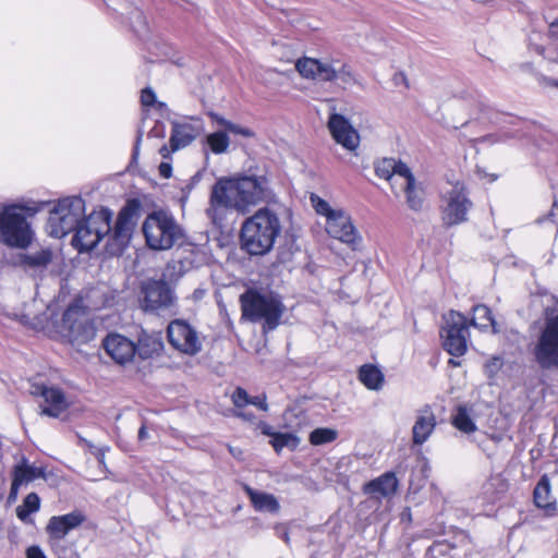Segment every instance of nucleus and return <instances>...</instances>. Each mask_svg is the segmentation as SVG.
Masks as SVG:
<instances>
[{"label":"nucleus","instance_id":"obj_43","mask_svg":"<svg viewBox=\"0 0 558 558\" xmlns=\"http://www.w3.org/2000/svg\"><path fill=\"white\" fill-rule=\"evenodd\" d=\"M232 402L236 408H243L247 404H250L251 397L246 392L245 389L238 387L234 392L232 393Z\"/></svg>","mask_w":558,"mask_h":558},{"label":"nucleus","instance_id":"obj_25","mask_svg":"<svg viewBox=\"0 0 558 558\" xmlns=\"http://www.w3.org/2000/svg\"><path fill=\"white\" fill-rule=\"evenodd\" d=\"M399 185L404 191L405 202L409 208L414 211L422 210L424 205V192L423 189L417 184L411 171L409 175H405L402 179V182L399 183Z\"/></svg>","mask_w":558,"mask_h":558},{"label":"nucleus","instance_id":"obj_36","mask_svg":"<svg viewBox=\"0 0 558 558\" xmlns=\"http://www.w3.org/2000/svg\"><path fill=\"white\" fill-rule=\"evenodd\" d=\"M452 424L463 433H472L476 426L470 417L468 410L464 407H459L456 415L453 416Z\"/></svg>","mask_w":558,"mask_h":558},{"label":"nucleus","instance_id":"obj_35","mask_svg":"<svg viewBox=\"0 0 558 558\" xmlns=\"http://www.w3.org/2000/svg\"><path fill=\"white\" fill-rule=\"evenodd\" d=\"M162 343L151 337H143L138 340V343L135 344L136 353L143 360L151 357L155 353H158L161 350Z\"/></svg>","mask_w":558,"mask_h":558},{"label":"nucleus","instance_id":"obj_37","mask_svg":"<svg viewBox=\"0 0 558 558\" xmlns=\"http://www.w3.org/2000/svg\"><path fill=\"white\" fill-rule=\"evenodd\" d=\"M338 437V432L332 428H315L310 434V442L314 446H320L324 444L332 442Z\"/></svg>","mask_w":558,"mask_h":558},{"label":"nucleus","instance_id":"obj_7","mask_svg":"<svg viewBox=\"0 0 558 558\" xmlns=\"http://www.w3.org/2000/svg\"><path fill=\"white\" fill-rule=\"evenodd\" d=\"M85 216V202L72 196L60 199L49 211L48 230L53 238H63L74 231Z\"/></svg>","mask_w":558,"mask_h":558},{"label":"nucleus","instance_id":"obj_17","mask_svg":"<svg viewBox=\"0 0 558 558\" xmlns=\"http://www.w3.org/2000/svg\"><path fill=\"white\" fill-rule=\"evenodd\" d=\"M326 231L329 235L343 243L354 245L361 240L350 216L339 209L326 220Z\"/></svg>","mask_w":558,"mask_h":558},{"label":"nucleus","instance_id":"obj_60","mask_svg":"<svg viewBox=\"0 0 558 558\" xmlns=\"http://www.w3.org/2000/svg\"><path fill=\"white\" fill-rule=\"evenodd\" d=\"M138 438L141 440H144V439L148 438V432H147V429H146V427L144 425L138 430Z\"/></svg>","mask_w":558,"mask_h":558},{"label":"nucleus","instance_id":"obj_23","mask_svg":"<svg viewBox=\"0 0 558 558\" xmlns=\"http://www.w3.org/2000/svg\"><path fill=\"white\" fill-rule=\"evenodd\" d=\"M436 427V416L429 407L417 411V416L412 428L413 442L424 444Z\"/></svg>","mask_w":558,"mask_h":558},{"label":"nucleus","instance_id":"obj_11","mask_svg":"<svg viewBox=\"0 0 558 558\" xmlns=\"http://www.w3.org/2000/svg\"><path fill=\"white\" fill-rule=\"evenodd\" d=\"M468 336L469 329L465 316L454 311H450L444 316L441 337L444 338V348L449 354L463 355L466 351Z\"/></svg>","mask_w":558,"mask_h":558},{"label":"nucleus","instance_id":"obj_30","mask_svg":"<svg viewBox=\"0 0 558 558\" xmlns=\"http://www.w3.org/2000/svg\"><path fill=\"white\" fill-rule=\"evenodd\" d=\"M471 325L481 329H486L487 327L490 326L493 328L494 333L500 332L497 323L492 316L490 310L483 304L475 305L473 307V317L471 319Z\"/></svg>","mask_w":558,"mask_h":558},{"label":"nucleus","instance_id":"obj_58","mask_svg":"<svg viewBox=\"0 0 558 558\" xmlns=\"http://www.w3.org/2000/svg\"><path fill=\"white\" fill-rule=\"evenodd\" d=\"M262 432H263V434H265L267 436H271L274 438V434L275 433L272 432V428L269 425L263 424L262 425Z\"/></svg>","mask_w":558,"mask_h":558},{"label":"nucleus","instance_id":"obj_56","mask_svg":"<svg viewBox=\"0 0 558 558\" xmlns=\"http://www.w3.org/2000/svg\"><path fill=\"white\" fill-rule=\"evenodd\" d=\"M235 415L247 421H253L255 418V416L252 413L246 412H236Z\"/></svg>","mask_w":558,"mask_h":558},{"label":"nucleus","instance_id":"obj_19","mask_svg":"<svg viewBox=\"0 0 558 558\" xmlns=\"http://www.w3.org/2000/svg\"><path fill=\"white\" fill-rule=\"evenodd\" d=\"M171 126L169 144L172 151L189 146L203 133V124L199 120H195L194 123L172 121Z\"/></svg>","mask_w":558,"mask_h":558},{"label":"nucleus","instance_id":"obj_64","mask_svg":"<svg viewBox=\"0 0 558 558\" xmlns=\"http://www.w3.org/2000/svg\"><path fill=\"white\" fill-rule=\"evenodd\" d=\"M494 365H496V366H499V365H500V363H499V360H498V359H495Z\"/></svg>","mask_w":558,"mask_h":558},{"label":"nucleus","instance_id":"obj_8","mask_svg":"<svg viewBox=\"0 0 558 558\" xmlns=\"http://www.w3.org/2000/svg\"><path fill=\"white\" fill-rule=\"evenodd\" d=\"M141 209V202L136 198L130 199L118 214L113 229L105 234L107 238L106 251L110 255H120L130 244L133 231L137 223Z\"/></svg>","mask_w":558,"mask_h":558},{"label":"nucleus","instance_id":"obj_4","mask_svg":"<svg viewBox=\"0 0 558 558\" xmlns=\"http://www.w3.org/2000/svg\"><path fill=\"white\" fill-rule=\"evenodd\" d=\"M142 231L149 248L155 251L170 250L182 244L184 230L172 215L163 210L150 213L143 222Z\"/></svg>","mask_w":558,"mask_h":558},{"label":"nucleus","instance_id":"obj_50","mask_svg":"<svg viewBox=\"0 0 558 558\" xmlns=\"http://www.w3.org/2000/svg\"><path fill=\"white\" fill-rule=\"evenodd\" d=\"M71 289L68 286V282L60 284L58 296L56 298V303H61L65 301V298L70 294Z\"/></svg>","mask_w":558,"mask_h":558},{"label":"nucleus","instance_id":"obj_12","mask_svg":"<svg viewBox=\"0 0 558 558\" xmlns=\"http://www.w3.org/2000/svg\"><path fill=\"white\" fill-rule=\"evenodd\" d=\"M168 339L173 348L178 351L195 355L202 350V341L198 332L186 322L175 319L168 326Z\"/></svg>","mask_w":558,"mask_h":558},{"label":"nucleus","instance_id":"obj_44","mask_svg":"<svg viewBox=\"0 0 558 558\" xmlns=\"http://www.w3.org/2000/svg\"><path fill=\"white\" fill-rule=\"evenodd\" d=\"M226 130L230 133L241 135L243 137H253L255 135L251 129L242 126L240 124H235L231 121L229 123H226Z\"/></svg>","mask_w":558,"mask_h":558},{"label":"nucleus","instance_id":"obj_9","mask_svg":"<svg viewBox=\"0 0 558 558\" xmlns=\"http://www.w3.org/2000/svg\"><path fill=\"white\" fill-rule=\"evenodd\" d=\"M111 211L105 208L84 216L76 229L72 244L80 252H88L110 231Z\"/></svg>","mask_w":558,"mask_h":558},{"label":"nucleus","instance_id":"obj_21","mask_svg":"<svg viewBox=\"0 0 558 558\" xmlns=\"http://www.w3.org/2000/svg\"><path fill=\"white\" fill-rule=\"evenodd\" d=\"M84 521L85 517L80 511L54 515L49 519L46 532L51 538L62 539L71 530L80 526Z\"/></svg>","mask_w":558,"mask_h":558},{"label":"nucleus","instance_id":"obj_63","mask_svg":"<svg viewBox=\"0 0 558 558\" xmlns=\"http://www.w3.org/2000/svg\"><path fill=\"white\" fill-rule=\"evenodd\" d=\"M356 266H359L363 271L366 270V265L363 262L357 264Z\"/></svg>","mask_w":558,"mask_h":558},{"label":"nucleus","instance_id":"obj_52","mask_svg":"<svg viewBox=\"0 0 558 558\" xmlns=\"http://www.w3.org/2000/svg\"><path fill=\"white\" fill-rule=\"evenodd\" d=\"M22 484L17 482L14 477L12 478V484L10 488L9 499L15 500L17 497L19 488Z\"/></svg>","mask_w":558,"mask_h":558},{"label":"nucleus","instance_id":"obj_57","mask_svg":"<svg viewBox=\"0 0 558 558\" xmlns=\"http://www.w3.org/2000/svg\"><path fill=\"white\" fill-rule=\"evenodd\" d=\"M294 415L293 411L292 410H288L286 411L284 413V421L287 423L288 426L290 427H293L292 423H291V417Z\"/></svg>","mask_w":558,"mask_h":558},{"label":"nucleus","instance_id":"obj_49","mask_svg":"<svg viewBox=\"0 0 558 558\" xmlns=\"http://www.w3.org/2000/svg\"><path fill=\"white\" fill-rule=\"evenodd\" d=\"M26 558H47L39 546L33 545L26 549Z\"/></svg>","mask_w":558,"mask_h":558},{"label":"nucleus","instance_id":"obj_55","mask_svg":"<svg viewBox=\"0 0 558 558\" xmlns=\"http://www.w3.org/2000/svg\"><path fill=\"white\" fill-rule=\"evenodd\" d=\"M210 117L218 122L221 126L226 129V123H229L230 121L226 120L225 118L218 116L217 113H210Z\"/></svg>","mask_w":558,"mask_h":558},{"label":"nucleus","instance_id":"obj_61","mask_svg":"<svg viewBox=\"0 0 558 558\" xmlns=\"http://www.w3.org/2000/svg\"><path fill=\"white\" fill-rule=\"evenodd\" d=\"M533 48L534 50L539 53V54H543V47L542 46H538V45H533Z\"/></svg>","mask_w":558,"mask_h":558},{"label":"nucleus","instance_id":"obj_28","mask_svg":"<svg viewBox=\"0 0 558 558\" xmlns=\"http://www.w3.org/2000/svg\"><path fill=\"white\" fill-rule=\"evenodd\" d=\"M74 298H83V306L87 311H97L111 305L110 299L105 295V291L100 287H93L86 291H81Z\"/></svg>","mask_w":558,"mask_h":558},{"label":"nucleus","instance_id":"obj_16","mask_svg":"<svg viewBox=\"0 0 558 558\" xmlns=\"http://www.w3.org/2000/svg\"><path fill=\"white\" fill-rule=\"evenodd\" d=\"M31 393L44 398L45 405H40V414L50 417H59L64 412L69 402L63 391L57 387H47L34 384L31 387Z\"/></svg>","mask_w":558,"mask_h":558},{"label":"nucleus","instance_id":"obj_47","mask_svg":"<svg viewBox=\"0 0 558 558\" xmlns=\"http://www.w3.org/2000/svg\"><path fill=\"white\" fill-rule=\"evenodd\" d=\"M266 399L267 398H266L265 393L255 396V397H251L250 404L257 407L262 411H267L268 404L266 402Z\"/></svg>","mask_w":558,"mask_h":558},{"label":"nucleus","instance_id":"obj_51","mask_svg":"<svg viewBox=\"0 0 558 558\" xmlns=\"http://www.w3.org/2000/svg\"><path fill=\"white\" fill-rule=\"evenodd\" d=\"M159 174L166 179L170 178L171 177V173H172V167L169 162H161L159 165Z\"/></svg>","mask_w":558,"mask_h":558},{"label":"nucleus","instance_id":"obj_48","mask_svg":"<svg viewBox=\"0 0 558 558\" xmlns=\"http://www.w3.org/2000/svg\"><path fill=\"white\" fill-rule=\"evenodd\" d=\"M183 268H184V263L183 262H181V260H173L172 263H170L168 265V270L173 269V272H170L169 276L170 277H173L174 275H178L179 277L183 276L184 275Z\"/></svg>","mask_w":558,"mask_h":558},{"label":"nucleus","instance_id":"obj_53","mask_svg":"<svg viewBox=\"0 0 558 558\" xmlns=\"http://www.w3.org/2000/svg\"><path fill=\"white\" fill-rule=\"evenodd\" d=\"M171 153H173V151L171 150V146L170 145L169 146L168 145H163L159 149V154L162 156L163 159L170 158Z\"/></svg>","mask_w":558,"mask_h":558},{"label":"nucleus","instance_id":"obj_34","mask_svg":"<svg viewBox=\"0 0 558 558\" xmlns=\"http://www.w3.org/2000/svg\"><path fill=\"white\" fill-rule=\"evenodd\" d=\"M550 485L547 478L543 477L534 489V502L538 508L551 509Z\"/></svg>","mask_w":558,"mask_h":558},{"label":"nucleus","instance_id":"obj_62","mask_svg":"<svg viewBox=\"0 0 558 558\" xmlns=\"http://www.w3.org/2000/svg\"><path fill=\"white\" fill-rule=\"evenodd\" d=\"M282 538L287 544L290 542V537L287 531L283 532Z\"/></svg>","mask_w":558,"mask_h":558},{"label":"nucleus","instance_id":"obj_1","mask_svg":"<svg viewBox=\"0 0 558 558\" xmlns=\"http://www.w3.org/2000/svg\"><path fill=\"white\" fill-rule=\"evenodd\" d=\"M268 180L264 175L221 179L211 189L207 216L216 223L219 208H231L245 214L248 208L270 197Z\"/></svg>","mask_w":558,"mask_h":558},{"label":"nucleus","instance_id":"obj_54","mask_svg":"<svg viewBox=\"0 0 558 558\" xmlns=\"http://www.w3.org/2000/svg\"><path fill=\"white\" fill-rule=\"evenodd\" d=\"M549 35L551 37L558 38V19L550 24V26H549Z\"/></svg>","mask_w":558,"mask_h":558},{"label":"nucleus","instance_id":"obj_59","mask_svg":"<svg viewBox=\"0 0 558 558\" xmlns=\"http://www.w3.org/2000/svg\"><path fill=\"white\" fill-rule=\"evenodd\" d=\"M229 451H230V453H231L234 458H236V459H241V456H242V450H241V449H239V448H233V447L229 446Z\"/></svg>","mask_w":558,"mask_h":558},{"label":"nucleus","instance_id":"obj_5","mask_svg":"<svg viewBox=\"0 0 558 558\" xmlns=\"http://www.w3.org/2000/svg\"><path fill=\"white\" fill-rule=\"evenodd\" d=\"M531 352L542 369L558 368V313L554 308H545L544 324Z\"/></svg>","mask_w":558,"mask_h":558},{"label":"nucleus","instance_id":"obj_29","mask_svg":"<svg viewBox=\"0 0 558 558\" xmlns=\"http://www.w3.org/2000/svg\"><path fill=\"white\" fill-rule=\"evenodd\" d=\"M13 477L22 485L33 482L36 478L45 477V471L43 468L31 465L26 458L14 466Z\"/></svg>","mask_w":558,"mask_h":558},{"label":"nucleus","instance_id":"obj_45","mask_svg":"<svg viewBox=\"0 0 558 558\" xmlns=\"http://www.w3.org/2000/svg\"><path fill=\"white\" fill-rule=\"evenodd\" d=\"M292 253L290 250H280L277 256V262L272 265L274 271L272 275H281L280 271L276 272V269L280 266H287L291 262Z\"/></svg>","mask_w":558,"mask_h":558},{"label":"nucleus","instance_id":"obj_38","mask_svg":"<svg viewBox=\"0 0 558 558\" xmlns=\"http://www.w3.org/2000/svg\"><path fill=\"white\" fill-rule=\"evenodd\" d=\"M320 60L313 58L299 59L295 63L298 72L305 78L314 80L319 69Z\"/></svg>","mask_w":558,"mask_h":558},{"label":"nucleus","instance_id":"obj_6","mask_svg":"<svg viewBox=\"0 0 558 558\" xmlns=\"http://www.w3.org/2000/svg\"><path fill=\"white\" fill-rule=\"evenodd\" d=\"M83 298H73L62 314L61 320L53 318L58 329L71 342L86 343L95 338V328L89 320Z\"/></svg>","mask_w":558,"mask_h":558},{"label":"nucleus","instance_id":"obj_46","mask_svg":"<svg viewBox=\"0 0 558 558\" xmlns=\"http://www.w3.org/2000/svg\"><path fill=\"white\" fill-rule=\"evenodd\" d=\"M141 102L143 106H153L156 102L155 93L149 88H144L141 95Z\"/></svg>","mask_w":558,"mask_h":558},{"label":"nucleus","instance_id":"obj_2","mask_svg":"<svg viewBox=\"0 0 558 558\" xmlns=\"http://www.w3.org/2000/svg\"><path fill=\"white\" fill-rule=\"evenodd\" d=\"M281 230L278 214L267 207L260 208L243 222L241 246L251 255H264L272 248Z\"/></svg>","mask_w":558,"mask_h":558},{"label":"nucleus","instance_id":"obj_14","mask_svg":"<svg viewBox=\"0 0 558 558\" xmlns=\"http://www.w3.org/2000/svg\"><path fill=\"white\" fill-rule=\"evenodd\" d=\"M14 316L25 326L44 330L57 326L53 323V308L43 300L34 298L31 303L24 305L23 311Z\"/></svg>","mask_w":558,"mask_h":558},{"label":"nucleus","instance_id":"obj_15","mask_svg":"<svg viewBox=\"0 0 558 558\" xmlns=\"http://www.w3.org/2000/svg\"><path fill=\"white\" fill-rule=\"evenodd\" d=\"M142 293L143 306L146 311L170 307L177 299L168 281H144Z\"/></svg>","mask_w":558,"mask_h":558},{"label":"nucleus","instance_id":"obj_27","mask_svg":"<svg viewBox=\"0 0 558 558\" xmlns=\"http://www.w3.org/2000/svg\"><path fill=\"white\" fill-rule=\"evenodd\" d=\"M244 492L248 496L255 510L271 513L279 510V502L272 494L257 492L248 485H244Z\"/></svg>","mask_w":558,"mask_h":558},{"label":"nucleus","instance_id":"obj_40","mask_svg":"<svg viewBox=\"0 0 558 558\" xmlns=\"http://www.w3.org/2000/svg\"><path fill=\"white\" fill-rule=\"evenodd\" d=\"M207 144L215 154H223L229 147V137L225 132H215L207 136Z\"/></svg>","mask_w":558,"mask_h":558},{"label":"nucleus","instance_id":"obj_20","mask_svg":"<svg viewBox=\"0 0 558 558\" xmlns=\"http://www.w3.org/2000/svg\"><path fill=\"white\" fill-rule=\"evenodd\" d=\"M106 352L119 364L130 362L136 354L135 343L126 337L112 333L104 340Z\"/></svg>","mask_w":558,"mask_h":558},{"label":"nucleus","instance_id":"obj_41","mask_svg":"<svg viewBox=\"0 0 558 558\" xmlns=\"http://www.w3.org/2000/svg\"><path fill=\"white\" fill-rule=\"evenodd\" d=\"M339 61H320L319 69L314 80L319 82H335L336 70Z\"/></svg>","mask_w":558,"mask_h":558},{"label":"nucleus","instance_id":"obj_32","mask_svg":"<svg viewBox=\"0 0 558 558\" xmlns=\"http://www.w3.org/2000/svg\"><path fill=\"white\" fill-rule=\"evenodd\" d=\"M40 498L36 493H29L21 506L16 507V515L23 522H29V514L39 510Z\"/></svg>","mask_w":558,"mask_h":558},{"label":"nucleus","instance_id":"obj_33","mask_svg":"<svg viewBox=\"0 0 558 558\" xmlns=\"http://www.w3.org/2000/svg\"><path fill=\"white\" fill-rule=\"evenodd\" d=\"M335 82H338L339 87L342 89L350 88L354 85H360L359 78L352 69L348 64L341 62H338Z\"/></svg>","mask_w":558,"mask_h":558},{"label":"nucleus","instance_id":"obj_31","mask_svg":"<svg viewBox=\"0 0 558 558\" xmlns=\"http://www.w3.org/2000/svg\"><path fill=\"white\" fill-rule=\"evenodd\" d=\"M360 380L372 390L380 388L384 381V375L380 369L374 365H363L359 372Z\"/></svg>","mask_w":558,"mask_h":558},{"label":"nucleus","instance_id":"obj_3","mask_svg":"<svg viewBox=\"0 0 558 558\" xmlns=\"http://www.w3.org/2000/svg\"><path fill=\"white\" fill-rule=\"evenodd\" d=\"M242 316L251 322L264 319V330H274L286 311L281 296L272 291L248 289L240 296Z\"/></svg>","mask_w":558,"mask_h":558},{"label":"nucleus","instance_id":"obj_39","mask_svg":"<svg viewBox=\"0 0 558 558\" xmlns=\"http://www.w3.org/2000/svg\"><path fill=\"white\" fill-rule=\"evenodd\" d=\"M300 439L292 433H276L274 438L270 440L274 449L280 451L284 447L294 449L298 447Z\"/></svg>","mask_w":558,"mask_h":558},{"label":"nucleus","instance_id":"obj_22","mask_svg":"<svg viewBox=\"0 0 558 558\" xmlns=\"http://www.w3.org/2000/svg\"><path fill=\"white\" fill-rule=\"evenodd\" d=\"M398 478L393 472H386L364 485V493L374 498H390L398 489Z\"/></svg>","mask_w":558,"mask_h":558},{"label":"nucleus","instance_id":"obj_42","mask_svg":"<svg viewBox=\"0 0 558 558\" xmlns=\"http://www.w3.org/2000/svg\"><path fill=\"white\" fill-rule=\"evenodd\" d=\"M311 201L317 214L324 215L326 219L337 211L336 209H332L326 201L316 195H312Z\"/></svg>","mask_w":558,"mask_h":558},{"label":"nucleus","instance_id":"obj_26","mask_svg":"<svg viewBox=\"0 0 558 558\" xmlns=\"http://www.w3.org/2000/svg\"><path fill=\"white\" fill-rule=\"evenodd\" d=\"M53 253L50 248H44L32 254H24L21 258V266L26 271L41 272L52 262Z\"/></svg>","mask_w":558,"mask_h":558},{"label":"nucleus","instance_id":"obj_13","mask_svg":"<svg viewBox=\"0 0 558 558\" xmlns=\"http://www.w3.org/2000/svg\"><path fill=\"white\" fill-rule=\"evenodd\" d=\"M446 204L442 208V220L448 227L461 223L466 220V215L472 206L464 186L456 184L445 197Z\"/></svg>","mask_w":558,"mask_h":558},{"label":"nucleus","instance_id":"obj_18","mask_svg":"<svg viewBox=\"0 0 558 558\" xmlns=\"http://www.w3.org/2000/svg\"><path fill=\"white\" fill-rule=\"evenodd\" d=\"M328 129L333 140L348 150H355L360 144L359 133L350 122L339 113H331L328 120Z\"/></svg>","mask_w":558,"mask_h":558},{"label":"nucleus","instance_id":"obj_10","mask_svg":"<svg viewBox=\"0 0 558 558\" xmlns=\"http://www.w3.org/2000/svg\"><path fill=\"white\" fill-rule=\"evenodd\" d=\"M33 240V231L21 208L11 206L0 215V241L12 247L25 248Z\"/></svg>","mask_w":558,"mask_h":558},{"label":"nucleus","instance_id":"obj_24","mask_svg":"<svg viewBox=\"0 0 558 558\" xmlns=\"http://www.w3.org/2000/svg\"><path fill=\"white\" fill-rule=\"evenodd\" d=\"M410 168L402 161L395 158H383L375 162V172L379 178L385 180L395 181L391 183L392 187L399 184L398 180L403 179L410 174Z\"/></svg>","mask_w":558,"mask_h":558}]
</instances>
